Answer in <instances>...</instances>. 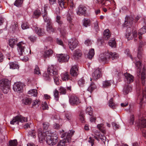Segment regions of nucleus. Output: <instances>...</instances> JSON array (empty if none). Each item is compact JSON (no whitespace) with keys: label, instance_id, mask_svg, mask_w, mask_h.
I'll use <instances>...</instances> for the list:
<instances>
[{"label":"nucleus","instance_id":"f257e3e1","mask_svg":"<svg viewBox=\"0 0 146 146\" xmlns=\"http://www.w3.org/2000/svg\"><path fill=\"white\" fill-rule=\"evenodd\" d=\"M43 76L46 80H49L53 77L55 84L57 85L59 84V76L58 75V71L56 66L51 65L49 67L47 72L44 73Z\"/></svg>","mask_w":146,"mask_h":146},{"label":"nucleus","instance_id":"f03ea898","mask_svg":"<svg viewBox=\"0 0 146 146\" xmlns=\"http://www.w3.org/2000/svg\"><path fill=\"white\" fill-rule=\"evenodd\" d=\"M38 137L40 141H42L46 137L47 143L50 145H54L56 144L58 141V137L56 135L50 136L43 133L42 130L40 129L38 131Z\"/></svg>","mask_w":146,"mask_h":146},{"label":"nucleus","instance_id":"7ed1b4c3","mask_svg":"<svg viewBox=\"0 0 146 146\" xmlns=\"http://www.w3.org/2000/svg\"><path fill=\"white\" fill-rule=\"evenodd\" d=\"M48 7L47 5H44V9L43 10L42 9V14L44 21L47 23L46 25L47 31L49 33L55 32L56 29L52 27L51 20L47 16V13L46 10Z\"/></svg>","mask_w":146,"mask_h":146},{"label":"nucleus","instance_id":"20e7f679","mask_svg":"<svg viewBox=\"0 0 146 146\" xmlns=\"http://www.w3.org/2000/svg\"><path fill=\"white\" fill-rule=\"evenodd\" d=\"M74 131L70 130L68 132L62 134V137L63 139L58 142V146H66L71 142V137L73 135Z\"/></svg>","mask_w":146,"mask_h":146},{"label":"nucleus","instance_id":"39448f33","mask_svg":"<svg viewBox=\"0 0 146 146\" xmlns=\"http://www.w3.org/2000/svg\"><path fill=\"white\" fill-rule=\"evenodd\" d=\"M134 59L135 60V65L138 69L137 71V76L141 78L142 83L143 85H144L146 82V74L145 73V70L143 68L142 70L141 71V63L140 60L137 61L136 58H134Z\"/></svg>","mask_w":146,"mask_h":146},{"label":"nucleus","instance_id":"423d86ee","mask_svg":"<svg viewBox=\"0 0 146 146\" xmlns=\"http://www.w3.org/2000/svg\"><path fill=\"white\" fill-rule=\"evenodd\" d=\"M17 45L18 52L20 56H23V58H20L23 61H27L28 60V58L27 56H25L26 54L28 53L27 52H25V50L26 46V44L23 42H20L18 43Z\"/></svg>","mask_w":146,"mask_h":146},{"label":"nucleus","instance_id":"0eeeda50","mask_svg":"<svg viewBox=\"0 0 146 146\" xmlns=\"http://www.w3.org/2000/svg\"><path fill=\"white\" fill-rule=\"evenodd\" d=\"M10 82L7 79H3L0 81V85L1 88L5 94L8 93L10 89L9 84Z\"/></svg>","mask_w":146,"mask_h":146},{"label":"nucleus","instance_id":"6e6552de","mask_svg":"<svg viewBox=\"0 0 146 146\" xmlns=\"http://www.w3.org/2000/svg\"><path fill=\"white\" fill-rule=\"evenodd\" d=\"M27 121V117H24L21 115L17 116L14 117L12 120L11 121L10 123L14 125L15 123L18 124V122H26Z\"/></svg>","mask_w":146,"mask_h":146},{"label":"nucleus","instance_id":"1a4fd4ad","mask_svg":"<svg viewBox=\"0 0 146 146\" xmlns=\"http://www.w3.org/2000/svg\"><path fill=\"white\" fill-rule=\"evenodd\" d=\"M61 17L59 16L56 17V21L60 25L59 27V30L60 33L63 36H64L66 34V31L63 24H62V22L60 21Z\"/></svg>","mask_w":146,"mask_h":146},{"label":"nucleus","instance_id":"9d476101","mask_svg":"<svg viewBox=\"0 0 146 146\" xmlns=\"http://www.w3.org/2000/svg\"><path fill=\"white\" fill-rule=\"evenodd\" d=\"M110 59V54L109 52H105L101 54L99 56L98 59L100 62L105 63L107 62Z\"/></svg>","mask_w":146,"mask_h":146},{"label":"nucleus","instance_id":"9b49d317","mask_svg":"<svg viewBox=\"0 0 146 146\" xmlns=\"http://www.w3.org/2000/svg\"><path fill=\"white\" fill-rule=\"evenodd\" d=\"M69 0H58V3L60 6L62 8H65L69 4L71 8L73 7V4L72 1H71L69 4Z\"/></svg>","mask_w":146,"mask_h":146},{"label":"nucleus","instance_id":"f8f14e48","mask_svg":"<svg viewBox=\"0 0 146 146\" xmlns=\"http://www.w3.org/2000/svg\"><path fill=\"white\" fill-rule=\"evenodd\" d=\"M23 86L24 84L21 83L16 82L14 84L13 88L15 91L20 93L23 91Z\"/></svg>","mask_w":146,"mask_h":146},{"label":"nucleus","instance_id":"ddd939ff","mask_svg":"<svg viewBox=\"0 0 146 146\" xmlns=\"http://www.w3.org/2000/svg\"><path fill=\"white\" fill-rule=\"evenodd\" d=\"M70 104L72 105H77L80 103L78 98L74 96H70L69 99Z\"/></svg>","mask_w":146,"mask_h":146},{"label":"nucleus","instance_id":"4468645a","mask_svg":"<svg viewBox=\"0 0 146 146\" xmlns=\"http://www.w3.org/2000/svg\"><path fill=\"white\" fill-rule=\"evenodd\" d=\"M58 61L60 62H66L68 61L69 57L67 54H60L57 56Z\"/></svg>","mask_w":146,"mask_h":146},{"label":"nucleus","instance_id":"2eb2a0df","mask_svg":"<svg viewBox=\"0 0 146 146\" xmlns=\"http://www.w3.org/2000/svg\"><path fill=\"white\" fill-rule=\"evenodd\" d=\"M68 42L69 48L72 50L76 47L78 44V41L75 38H72Z\"/></svg>","mask_w":146,"mask_h":146},{"label":"nucleus","instance_id":"dca6fc26","mask_svg":"<svg viewBox=\"0 0 146 146\" xmlns=\"http://www.w3.org/2000/svg\"><path fill=\"white\" fill-rule=\"evenodd\" d=\"M102 76L101 69L99 68L95 69L92 74V78L95 80L100 78Z\"/></svg>","mask_w":146,"mask_h":146},{"label":"nucleus","instance_id":"f3484780","mask_svg":"<svg viewBox=\"0 0 146 146\" xmlns=\"http://www.w3.org/2000/svg\"><path fill=\"white\" fill-rule=\"evenodd\" d=\"M124 75L125 77V81L126 83H130L133 82L134 77L132 75L127 73H124Z\"/></svg>","mask_w":146,"mask_h":146},{"label":"nucleus","instance_id":"a211bd4d","mask_svg":"<svg viewBox=\"0 0 146 146\" xmlns=\"http://www.w3.org/2000/svg\"><path fill=\"white\" fill-rule=\"evenodd\" d=\"M137 35V32L136 31L134 30L133 31L132 33H128L126 35V37L128 39V40H129L130 39H132L133 37L135 38H136ZM136 40V38H135L134 40Z\"/></svg>","mask_w":146,"mask_h":146},{"label":"nucleus","instance_id":"6ab92c4d","mask_svg":"<svg viewBox=\"0 0 146 146\" xmlns=\"http://www.w3.org/2000/svg\"><path fill=\"white\" fill-rule=\"evenodd\" d=\"M133 18L132 17H127L126 18L125 21L123 24V27H130L132 23Z\"/></svg>","mask_w":146,"mask_h":146},{"label":"nucleus","instance_id":"aec40b11","mask_svg":"<svg viewBox=\"0 0 146 146\" xmlns=\"http://www.w3.org/2000/svg\"><path fill=\"white\" fill-rule=\"evenodd\" d=\"M96 136H94V138L98 140L99 141V139H100L105 144V141L106 140V137L102 135L99 134L98 132H96L95 134Z\"/></svg>","mask_w":146,"mask_h":146},{"label":"nucleus","instance_id":"412c9836","mask_svg":"<svg viewBox=\"0 0 146 146\" xmlns=\"http://www.w3.org/2000/svg\"><path fill=\"white\" fill-rule=\"evenodd\" d=\"M86 11V7L84 5H80L79 7L78 11H77V13L79 15H82L85 14Z\"/></svg>","mask_w":146,"mask_h":146},{"label":"nucleus","instance_id":"4be33fe9","mask_svg":"<svg viewBox=\"0 0 146 146\" xmlns=\"http://www.w3.org/2000/svg\"><path fill=\"white\" fill-rule=\"evenodd\" d=\"M78 68L76 65L72 66L70 70V74L72 76H74L78 74Z\"/></svg>","mask_w":146,"mask_h":146},{"label":"nucleus","instance_id":"5701e85b","mask_svg":"<svg viewBox=\"0 0 146 146\" xmlns=\"http://www.w3.org/2000/svg\"><path fill=\"white\" fill-rule=\"evenodd\" d=\"M97 3L101 4L104 6H108L110 5L111 3L110 0H96Z\"/></svg>","mask_w":146,"mask_h":146},{"label":"nucleus","instance_id":"b1692460","mask_svg":"<svg viewBox=\"0 0 146 146\" xmlns=\"http://www.w3.org/2000/svg\"><path fill=\"white\" fill-rule=\"evenodd\" d=\"M132 90V88L129 85H125L123 89V94L126 95L130 92Z\"/></svg>","mask_w":146,"mask_h":146},{"label":"nucleus","instance_id":"393cba45","mask_svg":"<svg viewBox=\"0 0 146 146\" xmlns=\"http://www.w3.org/2000/svg\"><path fill=\"white\" fill-rule=\"evenodd\" d=\"M111 36L109 30L108 29L105 30L103 33V38L104 40H107L110 38Z\"/></svg>","mask_w":146,"mask_h":146},{"label":"nucleus","instance_id":"a878e982","mask_svg":"<svg viewBox=\"0 0 146 146\" xmlns=\"http://www.w3.org/2000/svg\"><path fill=\"white\" fill-rule=\"evenodd\" d=\"M139 125L140 127L146 128V119L143 118L139 120Z\"/></svg>","mask_w":146,"mask_h":146},{"label":"nucleus","instance_id":"bb28decb","mask_svg":"<svg viewBox=\"0 0 146 146\" xmlns=\"http://www.w3.org/2000/svg\"><path fill=\"white\" fill-rule=\"evenodd\" d=\"M62 79L63 81H66L70 79V77L68 72H65L62 73L61 75Z\"/></svg>","mask_w":146,"mask_h":146},{"label":"nucleus","instance_id":"cd10ccee","mask_svg":"<svg viewBox=\"0 0 146 146\" xmlns=\"http://www.w3.org/2000/svg\"><path fill=\"white\" fill-rule=\"evenodd\" d=\"M10 69H18L19 68V65L15 62H11L9 63Z\"/></svg>","mask_w":146,"mask_h":146},{"label":"nucleus","instance_id":"c85d7f7f","mask_svg":"<svg viewBox=\"0 0 146 146\" xmlns=\"http://www.w3.org/2000/svg\"><path fill=\"white\" fill-rule=\"evenodd\" d=\"M35 30L36 33L39 36H42L44 34V29L36 27L35 28Z\"/></svg>","mask_w":146,"mask_h":146},{"label":"nucleus","instance_id":"c756f323","mask_svg":"<svg viewBox=\"0 0 146 146\" xmlns=\"http://www.w3.org/2000/svg\"><path fill=\"white\" fill-rule=\"evenodd\" d=\"M146 32V28L145 26H143L139 31L138 32L139 38V39H142V36L141 35Z\"/></svg>","mask_w":146,"mask_h":146},{"label":"nucleus","instance_id":"7c9ffc66","mask_svg":"<svg viewBox=\"0 0 146 146\" xmlns=\"http://www.w3.org/2000/svg\"><path fill=\"white\" fill-rule=\"evenodd\" d=\"M53 53V52L51 49L47 50L44 52V56L45 58L49 57L51 56Z\"/></svg>","mask_w":146,"mask_h":146},{"label":"nucleus","instance_id":"2f4dec72","mask_svg":"<svg viewBox=\"0 0 146 146\" xmlns=\"http://www.w3.org/2000/svg\"><path fill=\"white\" fill-rule=\"evenodd\" d=\"M111 80H106L102 82L103 87L105 88H108L111 85Z\"/></svg>","mask_w":146,"mask_h":146},{"label":"nucleus","instance_id":"473e14b6","mask_svg":"<svg viewBox=\"0 0 146 146\" xmlns=\"http://www.w3.org/2000/svg\"><path fill=\"white\" fill-rule=\"evenodd\" d=\"M109 54H110V59L111 58L112 60L117 59L119 57L118 54L115 52H109Z\"/></svg>","mask_w":146,"mask_h":146},{"label":"nucleus","instance_id":"72a5a7b5","mask_svg":"<svg viewBox=\"0 0 146 146\" xmlns=\"http://www.w3.org/2000/svg\"><path fill=\"white\" fill-rule=\"evenodd\" d=\"M83 25L85 27L90 26V25L91 21L89 19H84L83 21Z\"/></svg>","mask_w":146,"mask_h":146},{"label":"nucleus","instance_id":"f704fd0d","mask_svg":"<svg viewBox=\"0 0 146 146\" xmlns=\"http://www.w3.org/2000/svg\"><path fill=\"white\" fill-rule=\"evenodd\" d=\"M17 41L14 39H10L8 41L9 44L10 46L13 48V46L17 43Z\"/></svg>","mask_w":146,"mask_h":146},{"label":"nucleus","instance_id":"c9c22d12","mask_svg":"<svg viewBox=\"0 0 146 146\" xmlns=\"http://www.w3.org/2000/svg\"><path fill=\"white\" fill-rule=\"evenodd\" d=\"M28 93L31 96H36L37 94V90L36 89L31 90L28 91Z\"/></svg>","mask_w":146,"mask_h":146},{"label":"nucleus","instance_id":"e433bc0d","mask_svg":"<svg viewBox=\"0 0 146 146\" xmlns=\"http://www.w3.org/2000/svg\"><path fill=\"white\" fill-rule=\"evenodd\" d=\"M78 84L81 87H84L86 86V84L84 78H83L80 79L78 81Z\"/></svg>","mask_w":146,"mask_h":146},{"label":"nucleus","instance_id":"4c0bfd02","mask_svg":"<svg viewBox=\"0 0 146 146\" xmlns=\"http://www.w3.org/2000/svg\"><path fill=\"white\" fill-rule=\"evenodd\" d=\"M28 135L29 136L34 138L36 136V131L35 130H31L28 132Z\"/></svg>","mask_w":146,"mask_h":146},{"label":"nucleus","instance_id":"58836bf2","mask_svg":"<svg viewBox=\"0 0 146 146\" xmlns=\"http://www.w3.org/2000/svg\"><path fill=\"white\" fill-rule=\"evenodd\" d=\"M34 73L35 74L38 75H40L41 74L40 68L37 65H36L34 69Z\"/></svg>","mask_w":146,"mask_h":146},{"label":"nucleus","instance_id":"ea45409f","mask_svg":"<svg viewBox=\"0 0 146 146\" xmlns=\"http://www.w3.org/2000/svg\"><path fill=\"white\" fill-rule=\"evenodd\" d=\"M109 45L112 47H115L116 45V42L114 39L112 38L111 40H110L108 42Z\"/></svg>","mask_w":146,"mask_h":146},{"label":"nucleus","instance_id":"a19ab883","mask_svg":"<svg viewBox=\"0 0 146 146\" xmlns=\"http://www.w3.org/2000/svg\"><path fill=\"white\" fill-rule=\"evenodd\" d=\"M81 51L79 50H76L74 54V56L75 58H78L82 55Z\"/></svg>","mask_w":146,"mask_h":146},{"label":"nucleus","instance_id":"79ce46f5","mask_svg":"<svg viewBox=\"0 0 146 146\" xmlns=\"http://www.w3.org/2000/svg\"><path fill=\"white\" fill-rule=\"evenodd\" d=\"M31 99L27 97H26L23 100V103L25 105L30 104L31 102Z\"/></svg>","mask_w":146,"mask_h":146},{"label":"nucleus","instance_id":"37998d69","mask_svg":"<svg viewBox=\"0 0 146 146\" xmlns=\"http://www.w3.org/2000/svg\"><path fill=\"white\" fill-rule=\"evenodd\" d=\"M94 49H92L90 50L88 54V57L89 59L91 58L94 55Z\"/></svg>","mask_w":146,"mask_h":146},{"label":"nucleus","instance_id":"c03bdc74","mask_svg":"<svg viewBox=\"0 0 146 146\" xmlns=\"http://www.w3.org/2000/svg\"><path fill=\"white\" fill-rule=\"evenodd\" d=\"M86 113L89 115L90 116H91L92 115V109L91 107H89L87 108L86 110Z\"/></svg>","mask_w":146,"mask_h":146},{"label":"nucleus","instance_id":"a18cd8bd","mask_svg":"<svg viewBox=\"0 0 146 146\" xmlns=\"http://www.w3.org/2000/svg\"><path fill=\"white\" fill-rule=\"evenodd\" d=\"M70 11H68V13L67 15V20L69 21V23L71 22L73 18L72 12V11H71L70 14L69 12Z\"/></svg>","mask_w":146,"mask_h":146},{"label":"nucleus","instance_id":"49530a36","mask_svg":"<svg viewBox=\"0 0 146 146\" xmlns=\"http://www.w3.org/2000/svg\"><path fill=\"white\" fill-rule=\"evenodd\" d=\"M17 140L10 141L9 142L8 146H17Z\"/></svg>","mask_w":146,"mask_h":146},{"label":"nucleus","instance_id":"de8ad7c7","mask_svg":"<svg viewBox=\"0 0 146 146\" xmlns=\"http://www.w3.org/2000/svg\"><path fill=\"white\" fill-rule=\"evenodd\" d=\"M96 87V85L94 83H92L90 86L88 88V90L91 92L93 90H94Z\"/></svg>","mask_w":146,"mask_h":146},{"label":"nucleus","instance_id":"09e8293b","mask_svg":"<svg viewBox=\"0 0 146 146\" xmlns=\"http://www.w3.org/2000/svg\"><path fill=\"white\" fill-rule=\"evenodd\" d=\"M41 15V13L39 10H36L34 12L33 17L35 18H38Z\"/></svg>","mask_w":146,"mask_h":146},{"label":"nucleus","instance_id":"8fccbe9b","mask_svg":"<svg viewBox=\"0 0 146 146\" xmlns=\"http://www.w3.org/2000/svg\"><path fill=\"white\" fill-rule=\"evenodd\" d=\"M23 0H16L14 5L17 7H21L23 3Z\"/></svg>","mask_w":146,"mask_h":146},{"label":"nucleus","instance_id":"3c124183","mask_svg":"<svg viewBox=\"0 0 146 146\" xmlns=\"http://www.w3.org/2000/svg\"><path fill=\"white\" fill-rule=\"evenodd\" d=\"M142 50L141 46L140 45L139 46L137 54V58L139 59H140L141 58V51Z\"/></svg>","mask_w":146,"mask_h":146},{"label":"nucleus","instance_id":"603ef678","mask_svg":"<svg viewBox=\"0 0 146 146\" xmlns=\"http://www.w3.org/2000/svg\"><path fill=\"white\" fill-rule=\"evenodd\" d=\"M53 93L55 99L56 101H58V100L59 92L56 89L54 91Z\"/></svg>","mask_w":146,"mask_h":146},{"label":"nucleus","instance_id":"864d4df0","mask_svg":"<svg viewBox=\"0 0 146 146\" xmlns=\"http://www.w3.org/2000/svg\"><path fill=\"white\" fill-rule=\"evenodd\" d=\"M18 27L16 23H13L10 27V29H11L13 31H14L16 30Z\"/></svg>","mask_w":146,"mask_h":146},{"label":"nucleus","instance_id":"5fc2aeb1","mask_svg":"<svg viewBox=\"0 0 146 146\" xmlns=\"http://www.w3.org/2000/svg\"><path fill=\"white\" fill-rule=\"evenodd\" d=\"M42 125L43 129L46 130L49 127L50 124L47 122H44L43 123Z\"/></svg>","mask_w":146,"mask_h":146},{"label":"nucleus","instance_id":"6e6d98bb","mask_svg":"<svg viewBox=\"0 0 146 146\" xmlns=\"http://www.w3.org/2000/svg\"><path fill=\"white\" fill-rule=\"evenodd\" d=\"M40 104V102L38 100H36L33 102V107L34 108H36L39 106Z\"/></svg>","mask_w":146,"mask_h":146},{"label":"nucleus","instance_id":"4d7b16f0","mask_svg":"<svg viewBox=\"0 0 146 146\" xmlns=\"http://www.w3.org/2000/svg\"><path fill=\"white\" fill-rule=\"evenodd\" d=\"M21 27L24 30L29 28V26L28 23H24L21 25Z\"/></svg>","mask_w":146,"mask_h":146},{"label":"nucleus","instance_id":"13d9d810","mask_svg":"<svg viewBox=\"0 0 146 146\" xmlns=\"http://www.w3.org/2000/svg\"><path fill=\"white\" fill-rule=\"evenodd\" d=\"M97 127L102 133H104L106 132L105 130L104 129H103V126L102 124H98L97 125Z\"/></svg>","mask_w":146,"mask_h":146},{"label":"nucleus","instance_id":"bf43d9fd","mask_svg":"<svg viewBox=\"0 0 146 146\" xmlns=\"http://www.w3.org/2000/svg\"><path fill=\"white\" fill-rule=\"evenodd\" d=\"M60 93L61 94H65L66 93V90L64 88L60 87L59 90Z\"/></svg>","mask_w":146,"mask_h":146},{"label":"nucleus","instance_id":"052dcab7","mask_svg":"<svg viewBox=\"0 0 146 146\" xmlns=\"http://www.w3.org/2000/svg\"><path fill=\"white\" fill-rule=\"evenodd\" d=\"M80 119L82 123L85 122L84 116L82 113H80L79 115Z\"/></svg>","mask_w":146,"mask_h":146},{"label":"nucleus","instance_id":"680f3d73","mask_svg":"<svg viewBox=\"0 0 146 146\" xmlns=\"http://www.w3.org/2000/svg\"><path fill=\"white\" fill-rule=\"evenodd\" d=\"M142 94L143 98L142 99H141V103L143 102V100L144 99V98H145V96H146V87H145L144 90H143Z\"/></svg>","mask_w":146,"mask_h":146},{"label":"nucleus","instance_id":"e2e57ef3","mask_svg":"<svg viewBox=\"0 0 146 146\" xmlns=\"http://www.w3.org/2000/svg\"><path fill=\"white\" fill-rule=\"evenodd\" d=\"M134 116L133 115H132L130 117L129 123L130 125H132L133 124L134 120Z\"/></svg>","mask_w":146,"mask_h":146},{"label":"nucleus","instance_id":"0e129e2a","mask_svg":"<svg viewBox=\"0 0 146 146\" xmlns=\"http://www.w3.org/2000/svg\"><path fill=\"white\" fill-rule=\"evenodd\" d=\"M109 106L112 108H113L115 106V104L113 102V99L112 98L109 101Z\"/></svg>","mask_w":146,"mask_h":146},{"label":"nucleus","instance_id":"69168bd1","mask_svg":"<svg viewBox=\"0 0 146 146\" xmlns=\"http://www.w3.org/2000/svg\"><path fill=\"white\" fill-rule=\"evenodd\" d=\"M125 53L127 54L128 56H129L132 60H133L132 56L130 54L129 50V49H126L125 51Z\"/></svg>","mask_w":146,"mask_h":146},{"label":"nucleus","instance_id":"338daca9","mask_svg":"<svg viewBox=\"0 0 146 146\" xmlns=\"http://www.w3.org/2000/svg\"><path fill=\"white\" fill-rule=\"evenodd\" d=\"M111 124L112 126L114 129H117L119 127V125L114 122H112Z\"/></svg>","mask_w":146,"mask_h":146},{"label":"nucleus","instance_id":"774afa93","mask_svg":"<svg viewBox=\"0 0 146 146\" xmlns=\"http://www.w3.org/2000/svg\"><path fill=\"white\" fill-rule=\"evenodd\" d=\"M85 44L88 46H89L92 44V42L89 39H87L86 40L85 42Z\"/></svg>","mask_w":146,"mask_h":146}]
</instances>
